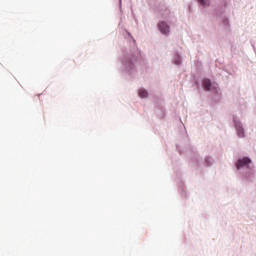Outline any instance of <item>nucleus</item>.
<instances>
[{"mask_svg": "<svg viewBox=\"0 0 256 256\" xmlns=\"http://www.w3.org/2000/svg\"><path fill=\"white\" fill-rule=\"evenodd\" d=\"M236 131L238 133V137H245V132L243 131V126L239 122H235Z\"/></svg>", "mask_w": 256, "mask_h": 256, "instance_id": "obj_3", "label": "nucleus"}, {"mask_svg": "<svg viewBox=\"0 0 256 256\" xmlns=\"http://www.w3.org/2000/svg\"><path fill=\"white\" fill-rule=\"evenodd\" d=\"M159 31L163 33V35H169L170 27L167 25V22H160L158 24Z\"/></svg>", "mask_w": 256, "mask_h": 256, "instance_id": "obj_1", "label": "nucleus"}, {"mask_svg": "<svg viewBox=\"0 0 256 256\" xmlns=\"http://www.w3.org/2000/svg\"><path fill=\"white\" fill-rule=\"evenodd\" d=\"M175 65H181V58L177 57V59L174 60Z\"/></svg>", "mask_w": 256, "mask_h": 256, "instance_id": "obj_7", "label": "nucleus"}, {"mask_svg": "<svg viewBox=\"0 0 256 256\" xmlns=\"http://www.w3.org/2000/svg\"><path fill=\"white\" fill-rule=\"evenodd\" d=\"M249 163H251V159L245 157L237 161L236 167L237 169H241V167H245V165H249Z\"/></svg>", "mask_w": 256, "mask_h": 256, "instance_id": "obj_2", "label": "nucleus"}, {"mask_svg": "<svg viewBox=\"0 0 256 256\" xmlns=\"http://www.w3.org/2000/svg\"><path fill=\"white\" fill-rule=\"evenodd\" d=\"M139 97H141V99H145V97H147L148 93H147V90H139V93H138Z\"/></svg>", "mask_w": 256, "mask_h": 256, "instance_id": "obj_5", "label": "nucleus"}, {"mask_svg": "<svg viewBox=\"0 0 256 256\" xmlns=\"http://www.w3.org/2000/svg\"><path fill=\"white\" fill-rule=\"evenodd\" d=\"M198 3L202 5V7L209 6V0H198Z\"/></svg>", "mask_w": 256, "mask_h": 256, "instance_id": "obj_6", "label": "nucleus"}, {"mask_svg": "<svg viewBox=\"0 0 256 256\" xmlns=\"http://www.w3.org/2000/svg\"><path fill=\"white\" fill-rule=\"evenodd\" d=\"M202 85H203V87H204V89H205L206 91H211V80H209V79H204V80L202 81Z\"/></svg>", "mask_w": 256, "mask_h": 256, "instance_id": "obj_4", "label": "nucleus"}]
</instances>
